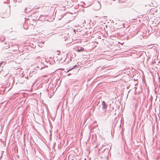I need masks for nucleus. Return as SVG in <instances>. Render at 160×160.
Wrapping results in <instances>:
<instances>
[{"label": "nucleus", "instance_id": "nucleus-1", "mask_svg": "<svg viewBox=\"0 0 160 160\" xmlns=\"http://www.w3.org/2000/svg\"><path fill=\"white\" fill-rule=\"evenodd\" d=\"M102 108L104 111V112H103V113L102 114V116H105L106 114L105 113V112L106 110V109L108 107V105L104 101H103L102 102Z\"/></svg>", "mask_w": 160, "mask_h": 160}, {"label": "nucleus", "instance_id": "nucleus-2", "mask_svg": "<svg viewBox=\"0 0 160 160\" xmlns=\"http://www.w3.org/2000/svg\"><path fill=\"white\" fill-rule=\"evenodd\" d=\"M83 50H84V48L81 47V48L80 49L78 48V52H79L80 51H83Z\"/></svg>", "mask_w": 160, "mask_h": 160}, {"label": "nucleus", "instance_id": "nucleus-3", "mask_svg": "<svg viewBox=\"0 0 160 160\" xmlns=\"http://www.w3.org/2000/svg\"><path fill=\"white\" fill-rule=\"evenodd\" d=\"M98 5L99 6V7H98V8L95 9H96V10H99V9H100V5H99V4H98Z\"/></svg>", "mask_w": 160, "mask_h": 160}, {"label": "nucleus", "instance_id": "nucleus-4", "mask_svg": "<svg viewBox=\"0 0 160 160\" xmlns=\"http://www.w3.org/2000/svg\"><path fill=\"white\" fill-rule=\"evenodd\" d=\"M76 66H77L76 65H75V66H73V67L72 69H69V70L68 71H68H70V70H72V69H73V68H74L75 67H76Z\"/></svg>", "mask_w": 160, "mask_h": 160}, {"label": "nucleus", "instance_id": "nucleus-5", "mask_svg": "<svg viewBox=\"0 0 160 160\" xmlns=\"http://www.w3.org/2000/svg\"><path fill=\"white\" fill-rule=\"evenodd\" d=\"M2 62H1L0 63V67H1V65H2Z\"/></svg>", "mask_w": 160, "mask_h": 160}]
</instances>
